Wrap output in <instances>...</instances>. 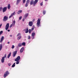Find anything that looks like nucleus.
<instances>
[{"instance_id": "1", "label": "nucleus", "mask_w": 78, "mask_h": 78, "mask_svg": "<svg viewBox=\"0 0 78 78\" xmlns=\"http://www.w3.org/2000/svg\"><path fill=\"white\" fill-rule=\"evenodd\" d=\"M38 2V0H35L34 1L33 0H32L30 1V5H33L34 6H36V5L37 3Z\"/></svg>"}, {"instance_id": "2", "label": "nucleus", "mask_w": 78, "mask_h": 78, "mask_svg": "<svg viewBox=\"0 0 78 78\" xmlns=\"http://www.w3.org/2000/svg\"><path fill=\"white\" fill-rule=\"evenodd\" d=\"M20 59V57L19 56H18L17 58L15 59V61H16V64H19V61Z\"/></svg>"}, {"instance_id": "3", "label": "nucleus", "mask_w": 78, "mask_h": 78, "mask_svg": "<svg viewBox=\"0 0 78 78\" xmlns=\"http://www.w3.org/2000/svg\"><path fill=\"white\" fill-rule=\"evenodd\" d=\"M9 74V72L8 71H7L4 74V75L3 77L4 78H6L8 75Z\"/></svg>"}, {"instance_id": "4", "label": "nucleus", "mask_w": 78, "mask_h": 78, "mask_svg": "<svg viewBox=\"0 0 78 78\" xmlns=\"http://www.w3.org/2000/svg\"><path fill=\"white\" fill-rule=\"evenodd\" d=\"M40 23H41V20H40V19H38L37 21V27H39V26H40Z\"/></svg>"}, {"instance_id": "5", "label": "nucleus", "mask_w": 78, "mask_h": 78, "mask_svg": "<svg viewBox=\"0 0 78 78\" xmlns=\"http://www.w3.org/2000/svg\"><path fill=\"white\" fill-rule=\"evenodd\" d=\"M19 36V37H18L17 38L18 40H19V39H20L21 38V37H22L21 36V34L20 33H18L17 35H16L17 37H18V36Z\"/></svg>"}, {"instance_id": "6", "label": "nucleus", "mask_w": 78, "mask_h": 78, "mask_svg": "<svg viewBox=\"0 0 78 78\" xmlns=\"http://www.w3.org/2000/svg\"><path fill=\"white\" fill-rule=\"evenodd\" d=\"M9 23H7L5 26L6 30H8V28H9Z\"/></svg>"}, {"instance_id": "7", "label": "nucleus", "mask_w": 78, "mask_h": 78, "mask_svg": "<svg viewBox=\"0 0 78 78\" xmlns=\"http://www.w3.org/2000/svg\"><path fill=\"white\" fill-rule=\"evenodd\" d=\"M17 51H15L13 52V53L12 55L13 57H15V56H16V54H17Z\"/></svg>"}, {"instance_id": "8", "label": "nucleus", "mask_w": 78, "mask_h": 78, "mask_svg": "<svg viewBox=\"0 0 78 78\" xmlns=\"http://www.w3.org/2000/svg\"><path fill=\"white\" fill-rule=\"evenodd\" d=\"M8 18L6 16H4V19H3V21H6V20H8Z\"/></svg>"}, {"instance_id": "9", "label": "nucleus", "mask_w": 78, "mask_h": 78, "mask_svg": "<svg viewBox=\"0 0 78 78\" xmlns=\"http://www.w3.org/2000/svg\"><path fill=\"white\" fill-rule=\"evenodd\" d=\"M15 14H16V12H14L13 13H12L11 14V16H10L9 17V18H11V17H12L13 16H14V15H15Z\"/></svg>"}, {"instance_id": "10", "label": "nucleus", "mask_w": 78, "mask_h": 78, "mask_svg": "<svg viewBox=\"0 0 78 78\" xmlns=\"http://www.w3.org/2000/svg\"><path fill=\"white\" fill-rule=\"evenodd\" d=\"M33 23L32 21H30L29 23V25L30 27H32V26H33Z\"/></svg>"}, {"instance_id": "11", "label": "nucleus", "mask_w": 78, "mask_h": 78, "mask_svg": "<svg viewBox=\"0 0 78 78\" xmlns=\"http://www.w3.org/2000/svg\"><path fill=\"white\" fill-rule=\"evenodd\" d=\"M7 9V7H5L3 8L2 9L3 12H5L6 11Z\"/></svg>"}, {"instance_id": "12", "label": "nucleus", "mask_w": 78, "mask_h": 78, "mask_svg": "<svg viewBox=\"0 0 78 78\" xmlns=\"http://www.w3.org/2000/svg\"><path fill=\"white\" fill-rule=\"evenodd\" d=\"M3 40H4V37L2 36V37L1 39V41H0V43H2V42H3Z\"/></svg>"}, {"instance_id": "13", "label": "nucleus", "mask_w": 78, "mask_h": 78, "mask_svg": "<svg viewBox=\"0 0 78 78\" xmlns=\"http://www.w3.org/2000/svg\"><path fill=\"white\" fill-rule=\"evenodd\" d=\"M28 15H29L28 13H26V14H25L24 15V19H27V17H28Z\"/></svg>"}, {"instance_id": "14", "label": "nucleus", "mask_w": 78, "mask_h": 78, "mask_svg": "<svg viewBox=\"0 0 78 78\" xmlns=\"http://www.w3.org/2000/svg\"><path fill=\"white\" fill-rule=\"evenodd\" d=\"M1 62L2 63H3L4 62H5V57H2V59H1Z\"/></svg>"}, {"instance_id": "15", "label": "nucleus", "mask_w": 78, "mask_h": 78, "mask_svg": "<svg viewBox=\"0 0 78 78\" xmlns=\"http://www.w3.org/2000/svg\"><path fill=\"white\" fill-rule=\"evenodd\" d=\"M24 30L25 31L26 33H28V27H27L26 29Z\"/></svg>"}, {"instance_id": "16", "label": "nucleus", "mask_w": 78, "mask_h": 78, "mask_svg": "<svg viewBox=\"0 0 78 78\" xmlns=\"http://www.w3.org/2000/svg\"><path fill=\"white\" fill-rule=\"evenodd\" d=\"M24 50V48L23 47L20 50V53H22L23 51Z\"/></svg>"}, {"instance_id": "17", "label": "nucleus", "mask_w": 78, "mask_h": 78, "mask_svg": "<svg viewBox=\"0 0 78 78\" xmlns=\"http://www.w3.org/2000/svg\"><path fill=\"white\" fill-rule=\"evenodd\" d=\"M16 23V21L15 20H14L13 21L12 24V25H13V26H14V25H15V24Z\"/></svg>"}, {"instance_id": "18", "label": "nucleus", "mask_w": 78, "mask_h": 78, "mask_svg": "<svg viewBox=\"0 0 78 78\" xmlns=\"http://www.w3.org/2000/svg\"><path fill=\"white\" fill-rule=\"evenodd\" d=\"M2 48H3V45H2V44H1L0 45V51L2 49Z\"/></svg>"}, {"instance_id": "19", "label": "nucleus", "mask_w": 78, "mask_h": 78, "mask_svg": "<svg viewBox=\"0 0 78 78\" xmlns=\"http://www.w3.org/2000/svg\"><path fill=\"white\" fill-rule=\"evenodd\" d=\"M22 12V10H19L18 12H17V14H19L20 13H21Z\"/></svg>"}, {"instance_id": "20", "label": "nucleus", "mask_w": 78, "mask_h": 78, "mask_svg": "<svg viewBox=\"0 0 78 78\" xmlns=\"http://www.w3.org/2000/svg\"><path fill=\"white\" fill-rule=\"evenodd\" d=\"M7 8L8 9H9L11 8V6H10V4H9L8 5Z\"/></svg>"}, {"instance_id": "21", "label": "nucleus", "mask_w": 78, "mask_h": 78, "mask_svg": "<svg viewBox=\"0 0 78 78\" xmlns=\"http://www.w3.org/2000/svg\"><path fill=\"white\" fill-rule=\"evenodd\" d=\"M20 0H17V2H16V4L17 5H18V4H19V2H20Z\"/></svg>"}, {"instance_id": "22", "label": "nucleus", "mask_w": 78, "mask_h": 78, "mask_svg": "<svg viewBox=\"0 0 78 78\" xmlns=\"http://www.w3.org/2000/svg\"><path fill=\"white\" fill-rule=\"evenodd\" d=\"M11 52H10L9 54L8 55V58H9V57L11 56Z\"/></svg>"}, {"instance_id": "23", "label": "nucleus", "mask_w": 78, "mask_h": 78, "mask_svg": "<svg viewBox=\"0 0 78 78\" xmlns=\"http://www.w3.org/2000/svg\"><path fill=\"white\" fill-rule=\"evenodd\" d=\"M18 46H19V47H20L22 46V44H21V43H20L18 44Z\"/></svg>"}, {"instance_id": "24", "label": "nucleus", "mask_w": 78, "mask_h": 78, "mask_svg": "<svg viewBox=\"0 0 78 78\" xmlns=\"http://www.w3.org/2000/svg\"><path fill=\"white\" fill-rule=\"evenodd\" d=\"M34 35H35V33L34 32L32 33V37H34Z\"/></svg>"}, {"instance_id": "25", "label": "nucleus", "mask_w": 78, "mask_h": 78, "mask_svg": "<svg viewBox=\"0 0 78 78\" xmlns=\"http://www.w3.org/2000/svg\"><path fill=\"white\" fill-rule=\"evenodd\" d=\"M15 64H16V63H14L13 65L12 66V67H14L15 66H16Z\"/></svg>"}, {"instance_id": "26", "label": "nucleus", "mask_w": 78, "mask_h": 78, "mask_svg": "<svg viewBox=\"0 0 78 78\" xmlns=\"http://www.w3.org/2000/svg\"><path fill=\"white\" fill-rule=\"evenodd\" d=\"M22 45H23V46H25V42H23L22 44Z\"/></svg>"}, {"instance_id": "27", "label": "nucleus", "mask_w": 78, "mask_h": 78, "mask_svg": "<svg viewBox=\"0 0 78 78\" xmlns=\"http://www.w3.org/2000/svg\"><path fill=\"white\" fill-rule=\"evenodd\" d=\"M46 13V12H45V11H43V13L44 15H45V14Z\"/></svg>"}, {"instance_id": "28", "label": "nucleus", "mask_w": 78, "mask_h": 78, "mask_svg": "<svg viewBox=\"0 0 78 78\" xmlns=\"http://www.w3.org/2000/svg\"><path fill=\"white\" fill-rule=\"evenodd\" d=\"M29 2H30V0H27V1L26 3H27L28 4V3H29Z\"/></svg>"}, {"instance_id": "29", "label": "nucleus", "mask_w": 78, "mask_h": 78, "mask_svg": "<svg viewBox=\"0 0 78 78\" xmlns=\"http://www.w3.org/2000/svg\"><path fill=\"white\" fill-rule=\"evenodd\" d=\"M2 33H3V31H1L0 32V35H1Z\"/></svg>"}, {"instance_id": "30", "label": "nucleus", "mask_w": 78, "mask_h": 78, "mask_svg": "<svg viewBox=\"0 0 78 78\" xmlns=\"http://www.w3.org/2000/svg\"><path fill=\"white\" fill-rule=\"evenodd\" d=\"M31 29H30L29 30V33L30 34L31 33Z\"/></svg>"}, {"instance_id": "31", "label": "nucleus", "mask_w": 78, "mask_h": 78, "mask_svg": "<svg viewBox=\"0 0 78 78\" xmlns=\"http://www.w3.org/2000/svg\"><path fill=\"white\" fill-rule=\"evenodd\" d=\"M23 0V3H25V2H26V0Z\"/></svg>"}, {"instance_id": "32", "label": "nucleus", "mask_w": 78, "mask_h": 78, "mask_svg": "<svg viewBox=\"0 0 78 78\" xmlns=\"http://www.w3.org/2000/svg\"><path fill=\"white\" fill-rule=\"evenodd\" d=\"M25 6L26 7H27V6H28V4L27 3H26L25 5Z\"/></svg>"}, {"instance_id": "33", "label": "nucleus", "mask_w": 78, "mask_h": 78, "mask_svg": "<svg viewBox=\"0 0 78 78\" xmlns=\"http://www.w3.org/2000/svg\"><path fill=\"white\" fill-rule=\"evenodd\" d=\"M12 26H13V25L12 24H11L9 27L11 28V27H12Z\"/></svg>"}, {"instance_id": "34", "label": "nucleus", "mask_w": 78, "mask_h": 78, "mask_svg": "<svg viewBox=\"0 0 78 78\" xmlns=\"http://www.w3.org/2000/svg\"><path fill=\"white\" fill-rule=\"evenodd\" d=\"M4 57V58H5L6 57V54H5L4 56V57Z\"/></svg>"}, {"instance_id": "35", "label": "nucleus", "mask_w": 78, "mask_h": 78, "mask_svg": "<svg viewBox=\"0 0 78 78\" xmlns=\"http://www.w3.org/2000/svg\"><path fill=\"white\" fill-rule=\"evenodd\" d=\"M14 48V45H13L12 47V49H13V48Z\"/></svg>"}, {"instance_id": "36", "label": "nucleus", "mask_w": 78, "mask_h": 78, "mask_svg": "<svg viewBox=\"0 0 78 78\" xmlns=\"http://www.w3.org/2000/svg\"><path fill=\"white\" fill-rule=\"evenodd\" d=\"M8 65L9 66H11V64L10 63H8Z\"/></svg>"}, {"instance_id": "37", "label": "nucleus", "mask_w": 78, "mask_h": 78, "mask_svg": "<svg viewBox=\"0 0 78 78\" xmlns=\"http://www.w3.org/2000/svg\"><path fill=\"white\" fill-rule=\"evenodd\" d=\"M22 16L20 17L19 18V20H21L22 19Z\"/></svg>"}, {"instance_id": "38", "label": "nucleus", "mask_w": 78, "mask_h": 78, "mask_svg": "<svg viewBox=\"0 0 78 78\" xmlns=\"http://www.w3.org/2000/svg\"><path fill=\"white\" fill-rule=\"evenodd\" d=\"M2 10V7L0 8V12Z\"/></svg>"}, {"instance_id": "39", "label": "nucleus", "mask_w": 78, "mask_h": 78, "mask_svg": "<svg viewBox=\"0 0 78 78\" xmlns=\"http://www.w3.org/2000/svg\"><path fill=\"white\" fill-rule=\"evenodd\" d=\"M40 5L41 6H42L43 5V3H40Z\"/></svg>"}, {"instance_id": "40", "label": "nucleus", "mask_w": 78, "mask_h": 78, "mask_svg": "<svg viewBox=\"0 0 78 78\" xmlns=\"http://www.w3.org/2000/svg\"><path fill=\"white\" fill-rule=\"evenodd\" d=\"M30 39V36H29L28 37V39Z\"/></svg>"}, {"instance_id": "41", "label": "nucleus", "mask_w": 78, "mask_h": 78, "mask_svg": "<svg viewBox=\"0 0 78 78\" xmlns=\"http://www.w3.org/2000/svg\"><path fill=\"white\" fill-rule=\"evenodd\" d=\"M31 30L32 31H33V30H34V28H31Z\"/></svg>"}, {"instance_id": "42", "label": "nucleus", "mask_w": 78, "mask_h": 78, "mask_svg": "<svg viewBox=\"0 0 78 78\" xmlns=\"http://www.w3.org/2000/svg\"><path fill=\"white\" fill-rule=\"evenodd\" d=\"M2 24H1L0 25V28H1V27H2Z\"/></svg>"}, {"instance_id": "43", "label": "nucleus", "mask_w": 78, "mask_h": 78, "mask_svg": "<svg viewBox=\"0 0 78 78\" xmlns=\"http://www.w3.org/2000/svg\"><path fill=\"white\" fill-rule=\"evenodd\" d=\"M25 18H24V19L23 20V22L25 21Z\"/></svg>"}, {"instance_id": "44", "label": "nucleus", "mask_w": 78, "mask_h": 78, "mask_svg": "<svg viewBox=\"0 0 78 78\" xmlns=\"http://www.w3.org/2000/svg\"><path fill=\"white\" fill-rule=\"evenodd\" d=\"M8 32H9V31H10V30H8Z\"/></svg>"}, {"instance_id": "45", "label": "nucleus", "mask_w": 78, "mask_h": 78, "mask_svg": "<svg viewBox=\"0 0 78 78\" xmlns=\"http://www.w3.org/2000/svg\"><path fill=\"white\" fill-rule=\"evenodd\" d=\"M10 36V37H12V35H11Z\"/></svg>"}, {"instance_id": "46", "label": "nucleus", "mask_w": 78, "mask_h": 78, "mask_svg": "<svg viewBox=\"0 0 78 78\" xmlns=\"http://www.w3.org/2000/svg\"><path fill=\"white\" fill-rule=\"evenodd\" d=\"M7 43H8V44H9L10 42H8Z\"/></svg>"}, {"instance_id": "47", "label": "nucleus", "mask_w": 78, "mask_h": 78, "mask_svg": "<svg viewBox=\"0 0 78 78\" xmlns=\"http://www.w3.org/2000/svg\"><path fill=\"white\" fill-rule=\"evenodd\" d=\"M46 2H47V1H48V0H44Z\"/></svg>"}, {"instance_id": "48", "label": "nucleus", "mask_w": 78, "mask_h": 78, "mask_svg": "<svg viewBox=\"0 0 78 78\" xmlns=\"http://www.w3.org/2000/svg\"><path fill=\"white\" fill-rule=\"evenodd\" d=\"M35 19H34L33 20V21H34V20H35Z\"/></svg>"}]
</instances>
